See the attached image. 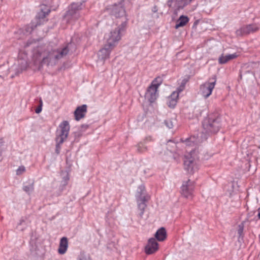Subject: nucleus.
I'll return each instance as SVG.
<instances>
[{
	"label": "nucleus",
	"mask_w": 260,
	"mask_h": 260,
	"mask_svg": "<svg viewBox=\"0 0 260 260\" xmlns=\"http://www.w3.org/2000/svg\"><path fill=\"white\" fill-rule=\"evenodd\" d=\"M221 120L218 115L211 114L202 122L203 130L201 134V141L207 139L208 136L218 132L221 127Z\"/></svg>",
	"instance_id": "nucleus-1"
},
{
	"label": "nucleus",
	"mask_w": 260,
	"mask_h": 260,
	"mask_svg": "<svg viewBox=\"0 0 260 260\" xmlns=\"http://www.w3.org/2000/svg\"><path fill=\"white\" fill-rule=\"evenodd\" d=\"M127 20L122 22L121 24L112 29L110 33L105 35V38L106 40V43L109 46L114 47L118 42L120 40L121 36L126 30Z\"/></svg>",
	"instance_id": "nucleus-2"
},
{
	"label": "nucleus",
	"mask_w": 260,
	"mask_h": 260,
	"mask_svg": "<svg viewBox=\"0 0 260 260\" xmlns=\"http://www.w3.org/2000/svg\"><path fill=\"white\" fill-rule=\"evenodd\" d=\"M28 61L27 55L24 53H20L18 59L9 68L11 78L26 70L28 67Z\"/></svg>",
	"instance_id": "nucleus-3"
},
{
	"label": "nucleus",
	"mask_w": 260,
	"mask_h": 260,
	"mask_svg": "<svg viewBox=\"0 0 260 260\" xmlns=\"http://www.w3.org/2000/svg\"><path fill=\"white\" fill-rule=\"evenodd\" d=\"M199 158L198 151L196 149L189 151L185 155L184 160V169L189 174H193L198 169L197 160Z\"/></svg>",
	"instance_id": "nucleus-4"
},
{
	"label": "nucleus",
	"mask_w": 260,
	"mask_h": 260,
	"mask_svg": "<svg viewBox=\"0 0 260 260\" xmlns=\"http://www.w3.org/2000/svg\"><path fill=\"white\" fill-rule=\"evenodd\" d=\"M136 198L138 208L140 211L138 216L140 218H142L145 209L147 206L146 202H147L150 199V197L146 193L144 185H141L138 187L136 194Z\"/></svg>",
	"instance_id": "nucleus-5"
},
{
	"label": "nucleus",
	"mask_w": 260,
	"mask_h": 260,
	"mask_svg": "<svg viewBox=\"0 0 260 260\" xmlns=\"http://www.w3.org/2000/svg\"><path fill=\"white\" fill-rule=\"evenodd\" d=\"M162 83V79L160 77L156 78L149 86L145 93V99L150 103H153L158 96L157 89Z\"/></svg>",
	"instance_id": "nucleus-6"
},
{
	"label": "nucleus",
	"mask_w": 260,
	"mask_h": 260,
	"mask_svg": "<svg viewBox=\"0 0 260 260\" xmlns=\"http://www.w3.org/2000/svg\"><path fill=\"white\" fill-rule=\"evenodd\" d=\"M83 8L82 3H72L69 7V10L64 15V17L68 21L76 20L80 17V11Z\"/></svg>",
	"instance_id": "nucleus-7"
},
{
	"label": "nucleus",
	"mask_w": 260,
	"mask_h": 260,
	"mask_svg": "<svg viewBox=\"0 0 260 260\" xmlns=\"http://www.w3.org/2000/svg\"><path fill=\"white\" fill-rule=\"evenodd\" d=\"M50 12V9L48 6L45 5H41L35 17V27L43 25L47 22V16Z\"/></svg>",
	"instance_id": "nucleus-8"
},
{
	"label": "nucleus",
	"mask_w": 260,
	"mask_h": 260,
	"mask_svg": "<svg viewBox=\"0 0 260 260\" xmlns=\"http://www.w3.org/2000/svg\"><path fill=\"white\" fill-rule=\"evenodd\" d=\"M59 127L60 130L59 132L58 129L57 131L55 140L60 143H63L68 137L70 126L68 121H63L59 124Z\"/></svg>",
	"instance_id": "nucleus-9"
},
{
	"label": "nucleus",
	"mask_w": 260,
	"mask_h": 260,
	"mask_svg": "<svg viewBox=\"0 0 260 260\" xmlns=\"http://www.w3.org/2000/svg\"><path fill=\"white\" fill-rule=\"evenodd\" d=\"M215 78L210 79L209 81L206 82L201 85L200 91L202 95L205 99L208 98L212 93L216 84Z\"/></svg>",
	"instance_id": "nucleus-10"
},
{
	"label": "nucleus",
	"mask_w": 260,
	"mask_h": 260,
	"mask_svg": "<svg viewBox=\"0 0 260 260\" xmlns=\"http://www.w3.org/2000/svg\"><path fill=\"white\" fill-rule=\"evenodd\" d=\"M194 189V182L188 179L184 181L181 186V193L186 198L192 197V192Z\"/></svg>",
	"instance_id": "nucleus-11"
},
{
	"label": "nucleus",
	"mask_w": 260,
	"mask_h": 260,
	"mask_svg": "<svg viewBox=\"0 0 260 260\" xmlns=\"http://www.w3.org/2000/svg\"><path fill=\"white\" fill-rule=\"evenodd\" d=\"M258 27L255 24H249L243 26L236 31L237 36L247 35L256 31Z\"/></svg>",
	"instance_id": "nucleus-12"
},
{
	"label": "nucleus",
	"mask_w": 260,
	"mask_h": 260,
	"mask_svg": "<svg viewBox=\"0 0 260 260\" xmlns=\"http://www.w3.org/2000/svg\"><path fill=\"white\" fill-rule=\"evenodd\" d=\"M158 249V244L154 238L149 239L145 248V251L147 254H151L155 252Z\"/></svg>",
	"instance_id": "nucleus-13"
},
{
	"label": "nucleus",
	"mask_w": 260,
	"mask_h": 260,
	"mask_svg": "<svg viewBox=\"0 0 260 260\" xmlns=\"http://www.w3.org/2000/svg\"><path fill=\"white\" fill-rule=\"evenodd\" d=\"M114 47L109 46V44L106 43L104 48L101 49L99 53L98 56L100 59L105 60L109 57L110 52Z\"/></svg>",
	"instance_id": "nucleus-14"
},
{
	"label": "nucleus",
	"mask_w": 260,
	"mask_h": 260,
	"mask_svg": "<svg viewBox=\"0 0 260 260\" xmlns=\"http://www.w3.org/2000/svg\"><path fill=\"white\" fill-rule=\"evenodd\" d=\"M87 112V105H82L78 106L74 111L75 118L77 121H79L84 118Z\"/></svg>",
	"instance_id": "nucleus-15"
},
{
	"label": "nucleus",
	"mask_w": 260,
	"mask_h": 260,
	"mask_svg": "<svg viewBox=\"0 0 260 260\" xmlns=\"http://www.w3.org/2000/svg\"><path fill=\"white\" fill-rule=\"evenodd\" d=\"M111 13L116 17H122L125 14V10L121 4L113 6Z\"/></svg>",
	"instance_id": "nucleus-16"
},
{
	"label": "nucleus",
	"mask_w": 260,
	"mask_h": 260,
	"mask_svg": "<svg viewBox=\"0 0 260 260\" xmlns=\"http://www.w3.org/2000/svg\"><path fill=\"white\" fill-rule=\"evenodd\" d=\"M68 247V241L67 238L63 237L61 238L59 242V248L58 249V252L60 254H64Z\"/></svg>",
	"instance_id": "nucleus-17"
},
{
	"label": "nucleus",
	"mask_w": 260,
	"mask_h": 260,
	"mask_svg": "<svg viewBox=\"0 0 260 260\" xmlns=\"http://www.w3.org/2000/svg\"><path fill=\"white\" fill-rule=\"evenodd\" d=\"M178 98V92H173L171 95L168 99V106L171 108H174L177 103Z\"/></svg>",
	"instance_id": "nucleus-18"
},
{
	"label": "nucleus",
	"mask_w": 260,
	"mask_h": 260,
	"mask_svg": "<svg viewBox=\"0 0 260 260\" xmlns=\"http://www.w3.org/2000/svg\"><path fill=\"white\" fill-rule=\"evenodd\" d=\"M155 237L159 241H164L167 237L166 229L163 227L159 229L155 234Z\"/></svg>",
	"instance_id": "nucleus-19"
},
{
	"label": "nucleus",
	"mask_w": 260,
	"mask_h": 260,
	"mask_svg": "<svg viewBox=\"0 0 260 260\" xmlns=\"http://www.w3.org/2000/svg\"><path fill=\"white\" fill-rule=\"evenodd\" d=\"M237 56L236 53L224 55L222 54L218 59V62L220 64H224L230 60L235 58Z\"/></svg>",
	"instance_id": "nucleus-20"
},
{
	"label": "nucleus",
	"mask_w": 260,
	"mask_h": 260,
	"mask_svg": "<svg viewBox=\"0 0 260 260\" xmlns=\"http://www.w3.org/2000/svg\"><path fill=\"white\" fill-rule=\"evenodd\" d=\"M189 21V18L187 16L181 15L177 20L175 28L176 29L179 27L184 26Z\"/></svg>",
	"instance_id": "nucleus-21"
},
{
	"label": "nucleus",
	"mask_w": 260,
	"mask_h": 260,
	"mask_svg": "<svg viewBox=\"0 0 260 260\" xmlns=\"http://www.w3.org/2000/svg\"><path fill=\"white\" fill-rule=\"evenodd\" d=\"M68 52L69 49L68 47L66 46L55 52L54 54V56L55 59H58L66 56L68 53Z\"/></svg>",
	"instance_id": "nucleus-22"
},
{
	"label": "nucleus",
	"mask_w": 260,
	"mask_h": 260,
	"mask_svg": "<svg viewBox=\"0 0 260 260\" xmlns=\"http://www.w3.org/2000/svg\"><path fill=\"white\" fill-rule=\"evenodd\" d=\"M10 73L8 66L4 64L0 66V78L4 79Z\"/></svg>",
	"instance_id": "nucleus-23"
},
{
	"label": "nucleus",
	"mask_w": 260,
	"mask_h": 260,
	"mask_svg": "<svg viewBox=\"0 0 260 260\" xmlns=\"http://www.w3.org/2000/svg\"><path fill=\"white\" fill-rule=\"evenodd\" d=\"M35 103L37 106V108L35 109V112L36 113L39 114L42 111V110L43 101L42 99L40 98L39 100L36 99Z\"/></svg>",
	"instance_id": "nucleus-24"
},
{
	"label": "nucleus",
	"mask_w": 260,
	"mask_h": 260,
	"mask_svg": "<svg viewBox=\"0 0 260 260\" xmlns=\"http://www.w3.org/2000/svg\"><path fill=\"white\" fill-rule=\"evenodd\" d=\"M184 143L187 146L189 147L194 146L197 144V141L194 137H190L186 139Z\"/></svg>",
	"instance_id": "nucleus-25"
},
{
	"label": "nucleus",
	"mask_w": 260,
	"mask_h": 260,
	"mask_svg": "<svg viewBox=\"0 0 260 260\" xmlns=\"http://www.w3.org/2000/svg\"><path fill=\"white\" fill-rule=\"evenodd\" d=\"M137 151L139 153H143L147 150V148L145 146L144 143L140 142L139 143L137 146Z\"/></svg>",
	"instance_id": "nucleus-26"
},
{
	"label": "nucleus",
	"mask_w": 260,
	"mask_h": 260,
	"mask_svg": "<svg viewBox=\"0 0 260 260\" xmlns=\"http://www.w3.org/2000/svg\"><path fill=\"white\" fill-rule=\"evenodd\" d=\"M167 149L170 152H173L175 151L176 147V144L172 141L171 140H169L168 141L167 144Z\"/></svg>",
	"instance_id": "nucleus-27"
},
{
	"label": "nucleus",
	"mask_w": 260,
	"mask_h": 260,
	"mask_svg": "<svg viewBox=\"0 0 260 260\" xmlns=\"http://www.w3.org/2000/svg\"><path fill=\"white\" fill-rule=\"evenodd\" d=\"M175 121V119H168L164 121V124L169 129L172 128L174 126V123Z\"/></svg>",
	"instance_id": "nucleus-28"
},
{
	"label": "nucleus",
	"mask_w": 260,
	"mask_h": 260,
	"mask_svg": "<svg viewBox=\"0 0 260 260\" xmlns=\"http://www.w3.org/2000/svg\"><path fill=\"white\" fill-rule=\"evenodd\" d=\"M26 171L25 167L23 166H19L16 170V174L17 176L22 175Z\"/></svg>",
	"instance_id": "nucleus-29"
},
{
	"label": "nucleus",
	"mask_w": 260,
	"mask_h": 260,
	"mask_svg": "<svg viewBox=\"0 0 260 260\" xmlns=\"http://www.w3.org/2000/svg\"><path fill=\"white\" fill-rule=\"evenodd\" d=\"M78 260H92L88 254L84 253H81L78 258Z\"/></svg>",
	"instance_id": "nucleus-30"
},
{
	"label": "nucleus",
	"mask_w": 260,
	"mask_h": 260,
	"mask_svg": "<svg viewBox=\"0 0 260 260\" xmlns=\"http://www.w3.org/2000/svg\"><path fill=\"white\" fill-rule=\"evenodd\" d=\"M244 229V226L243 224H239L238 226V233L239 235V237H241L243 234Z\"/></svg>",
	"instance_id": "nucleus-31"
},
{
	"label": "nucleus",
	"mask_w": 260,
	"mask_h": 260,
	"mask_svg": "<svg viewBox=\"0 0 260 260\" xmlns=\"http://www.w3.org/2000/svg\"><path fill=\"white\" fill-rule=\"evenodd\" d=\"M56 145L55 151L57 154H59L60 152V145L62 144V143H60L58 141H56Z\"/></svg>",
	"instance_id": "nucleus-32"
},
{
	"label": "nucleus",
	"mask_w": 260,
	"mask_h": 260,
	"mask_svg": "<svg viewBox=\"0 0 260 260\" xmlns=\"http://www.w3.org/2000/svg\"><path fill=\"white\" fill-rule=\"evenodd\" d=\"M31 188H32L31 185H29V186L25 185L23 186V190L26 193H29V192L31 190Z\"/></svg>",
	"instance_id": "nucleus-33"
},
{
	"label": "nucleus",
	"mask_w": 260,
	"mask_h": 260,
	"mask_svg": "<svg viewBox=\"0 0 260 260\" xmlns=\"http://www.w3.org/2000/svg\"><path fill=\"white\" fill-rule=\"evenodd\" d=\"M89 127V125L87 124H83L81 125L80 130L82 132L85 131L86 129H87Z\"/></svg>",
	"instance_id": "nucleus-34"
},
{
	"label": "nucleus",
	"mask_w": 260,
	"mask_h": 260,
	"mask_svg": "<svg viewBox=\"0 0 260 260\" xmlns=\"http://www.w3.org/2000/svg\"><path fill=\"white\" fill-rule=\"evenodd\" d=\"M25 30L26 32H29V34H31V32L32 31V26H28L26 28Z\"/></svg>",
	"instance_id": "nucleus-35"
},
{
	"label": "nucleus",
	"mask_w": 260,
	"mask_h": 260,
	"mask_svg": "<svg viewBox=\"0 0 260 260\" xmlns=\"http://www.w3.org/2000/svg\"><path fill=\"white\" fill-rule=\"evenodd\" d=\"M192 0H182L183 3V7H184L190 4Z\"/></svg>",
	"instance_id": "nucleus-36"
},
{
	"label": "nucleus",
	"mask_w": 260,
	"mask_h": 260,
	"mask_svg": "<svg viewBox=\"0 0 260 260\" xmlns=\"http://www.w3.org/2000/svg\"><path fill=\"white\" fill-rule=\"evenodd\" d=\"M176 0H168L167 2V5L169 7H171L173 3L175 2Z\"/></svg>",
	"instance_id": "nucleus-37"
},
{
	"label": "nucleus",
	"mask_w": 260,
	"mask_h": 260,
	"mask_svg": "<svg viewBox=\"0 0 260 260\" xmlns=\"http://www.w3.org/2000/svg\"><path fill=\"white\" fill-rule=\"evenodd\" d=\"M32 41L31 40H28L26 42L25 45H24V47L27 48V47H29L30 45H31L32 44Z\"/></svg>",
	"instance_id": "nucleus-38"
},
{
	"label": "nucleus",
	"mask_w": 260,
	"mask_h": 260,
	"mask_svg": "<svg viewBox=\"0 0 260 260\" xmlns=\"http://www.w3.org/2000/svg\"><path fill=\"white\" fill-rule=\"evenodd\" d=\"M185 84V82L183 83V85H181L180 86V87H179V88H178L177 89V90L175 92H178V94L181 92L183 89V88H184V85Z\"/></svg>",
	"instance_id": "nucleus-39"
},
{
	"label": "nucleus",
	"mask_w": 260,
	"mask_h": 260,
	"mask_svg": "<svg viewBox=\"0 0 260 260\" xmlns=\"http://www.w3.org/2000/svg\"><path fill=\"white\" fill-rule=\"evenodd\" d=\"M151 138L150 137H146V138L144 139V142H146L147 141H151Z\"/></svg>",
	"instance_id": "nucleus-40"
},
{
	"label": "nucleus",
	"mask_w": 260,
	"mask_h": 260,
	"mask_svg": "<svg viewBox=\"0 0 260 260\" xmlns=\"http://www.w3.org/2000/svg\"><path fill=\"white\" fill-rule=\"evenodd\" d=\"M258 218L260 219V209H258Z\"/></svg>",
	"instance_id": "nucleus-41"
},
{
	"label": "nucleus",
	"mask_w": 260,
	"mask_h": 260,
	"mask_svg": "<svg viewBox=\"0 0 260 260\" xmlns=\"http://www.w3.org/2000/svg\"><path fill=\"white\" fill-rule=\"evenodd\" d=\"M19 225H18L17 226V229H18V230H22V229H21V228H19Z\"/></svg>",
	"instance_id": "nucleus-42"
},
{
	"label": "nucleus",
	"mask_w": 260,
	"mask_h": 260,
	"mask_svg": "<svg viewBox=\"0 0 260 260\" xmlns=\"http://www.w3.org/2000/svg\"><path fill=\"white\" fill-rule=\"evenodd\" d=\"M22 222H23V221L21 222L20 223V224H21Z\"/></svg>",
	"instance_id": "nucleus-43"
}]
</instances>
